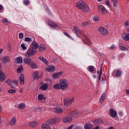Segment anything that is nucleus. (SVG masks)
I'll return each mask as SVG.
<instances>
[{
	"label": "nucleus",
	"instance_id": "bb28decb",
	"mask_svg": "<svg viewBox=\"0 0 129 129\" xmlns=\"http://www.w3.org/2000/svg\"><path fill=\"white\" fill-rule=\"evenodd\" d=\"M47 123H48L49 125L54 124L56 123V121L55 120V119H50L47 121Z\"/></svg>",
	"mask_w": 129,
	"mask_h": 129
},
{
	"label": "nucleus",
	"instance_id": "a878e982",
	"mask_svg": "<svg viewBox=\"0 0 129 129\" xmlns=\"http://www.w3.org/2000/svg\"><path fill=\"white\" fill-rule=\"evenodd\" d=\"M39 58V59H40V60L42 61V62L44 63V64H46V65H48L49 64V63L48 62V61L47 60V59H46V58H45V57L40 56Z\"/></svg>",
	"mask_w": 129,
	"mask_h": 129
},
{
	"label": "nucleus",
	"instance_id": "f3484780",
	"mask_svg": "<svg viewBox=\"0 0 129 129\" xmlns=\"http://www.w3.org/2000/svg\"><path fill=\"white\" fill-rule=\"evenodd\" d=\"M74 30L76 32V34L77 36H79V35H81V31L79 29V28H77V26L74 27Z\"/></svg>",
	"mask_w": 129,
	"mask_h": 129
},
{
	"label": "nucleus",
	"instance_id": "c85d7f7f",
	"mask_svg": "<svg viewBox=\"0 0 129 129\" xmlns=\"http://www.w3.org/2000/svg\"><path fill=\"white\" fill-rule=\"evenodd\" d=\"M16 63H21L23 62V58L22 57H18L15 59Z\"/></svg>",
	"mask_w": 129,
	"mask_h": 129
},
{
	"label": "nucleus",
	"instance_id": "69168bd1",
	"mask_svg": "<svg viewBox=\"0 0 129 129\" xmlns=\"http://www.w3.org/2000/svg\"><path fill=\"white\" fill-rule=\"evenodd\" d=\"M119 115H122V112H119Z\"/></svg>",
	"mask_w": 129,
	"mask_h": 129
},
{
	"label": "nucleus",
	"instance_id": "4c0bfd02",
	"mask_svg": "<svg viewBox=\"0 0 129 129\" xmlns=\"http://www.w3.org/2000/svg\"><path fill=\"white\" fill-rule=\"evenodd\" d=\"M53 88L54 89H60V85L59 84H56L53 86Z\"/></svg>",
	"mask_w": 129,
	"mask_h": 129
},
{
	"label": "nucleus",
	"instance_id": "09e8293b",
	"mask_svg": "<svg viewBox=\"0 0 129 129\" xmlns=\"http://www.w3.org/2000/svg\"><path fill=\"white\" fill-rule=\"evenodd\" d=\"M9 93H16V91L13 89H11L8 91Z\"/></svg>",
	"mask_w": 129,
	"mask_h": 129
},
{
	"label": "nucleus",
	"instance_id": "412c9836",
	"mask_svg": "<svg viewBox=\"0 0 129 129\" xmlns=\"http://www.w3.org/2000/svg\"><path fill=\"white\" fill-rule=\"evenodd\" d=\"M122 38L123 40H124V41H128L129 40V33L127 34H123L122 35Z\"/></svg>",
	"mask_w": 129,
	"mask_h": 129
},
{
	"label": "nucleus",
	"instance_id": "13d9d810",
	"mask_svg": "<svg viewBox=\"0 0 129 129\" xmlns=\"http://www.w3.org/2000/svg\"><path fill=\"white\" fill-rule=\"evenodd\" d=\"M99 75H102V68H100V71H99Z\"/></svg>",
	"mask_w": 129,
	"mask_h": 129
},
{
	"label": "nucleus",
	"instance_id": "0e129e2a",
	"mask_svg": "<svg viewBox=\"0 0 129 129\" xmlns=\"http://www.w3.org/2000/svg\"><path fill=\"white\" fill-rule=\"evenodd\" d=\"M99 128V126H96V127L94 128L93 129H98Z\"/></svg>",
	"mask_w": 129,
	"mask_h": 129
},
{
	"label": "nucleus",
	"instance_id": "a211bd4d",
	"mask_svg": "<svg viewBox=\"0 0 129 129\" xmlns=\"http://www.w3.org/2000/svg\"><path fill=\"white\" fill-rule=\"evenodd\" d=\"M81 10L84 12H88V11H89V7L88 5H87V4L85 3Z\"/></svg>",
	"mask_w": 129,
	"mask_h": 129
},
{
	"label": "nucleus",
	"instance_id": "e2e57ef3",
	"mask_svg": "<svg viewBox=\"0 0 129 129\" xmlns=\"http://www.w3.org/2000/svg\"><path fill=\"white\" fill-rule=\"evenodd\" d=\"M98 79L99 80H100V79H101V75H99Z\"/></svg>",
	"mask_w": 129,
	"mask_h": 129
},
{
	"label": "nucleus",
	"instance_id": "37998d69",
	"mask_svg": "<svg viewBox=\"0 0 129 129\" xmlns=\"http://www.w3.org/2000/svg\"><path fill=\"white\" fill-rule=\"evenodd\" d=\"M25 42H32V39L30 37H26L25 38Z\"/></svg>",
	"mask_w": 129,
	"mask_h": 129
},
{
	"label": "nucleus",
	"instance_id": "864d4df0",
	"mask_svg": "<svg viewBox=\"0 0 129 129\" xmlns=\"http://www.w3.org/2000/svg\"><path fill=\"white\" fill-rule=\"evenodd\" d=\"M24 5H29L30 4V2L28 0H25L24 1Z\"/></svg>",
	"mask_w": 129,
	"mask_h": 129
},
{
	"label": "nucleus",
	"instance_id": "7ed1b4c3",
	"mask_svg": "<svg viewBox=\"0 0 129 129\" xmlns=\"http://www.w3.org/2000/svg\"><path fill=\"white\" fill-rule=\"evenodd\" d=\"M18 81L15 80V81H10L9 80V85L11 86L12 88H15L16 86L18 85Z\"/></svg>",
	"mask_w": 129,
	"mask_h": 129
},
{
	"label": "nucleus",
	"instance_id": "4468645a",
	"mask_svg": "<svg viewBox=\"0 0 129 129\" xmlns=\"http://www.w3.org/2000/svg\"><path fill=\"white\" fill-rule=\"evenodd\" d=\"M6 80V75L3 72V71H0V81H5Z\"/></svg>",
	"mask_w": 129,
	"mask_h": 129
},
{
	"label": "nucleus",
	"instance_id": "b1692460",
	"mask_svg": "<svg viewBox=\"0 0 129 129\" xmlns=\"http://www.w3.org/2000/svg\"><path fill=\"white\" fill-rule=\"evenodd\" d=\"M38 125V122L37 121H34L33 122H31L29 123V126L31 127H36Z\"/></svg>",
	"mask_w": 129,
	"mask_h": 129
},
{
	"label": "nucleus",
	"instance_id": "0eeeda50",
	"mask_svg": "<svg viewBox=\"0 0 129 129\" xmlns=\"http://www.w3.org/2000/svg\"><path fill=\"white\" fill-rule=\"evenodd\" d=\"M98 12L101 14V15H104L106 14V10L105 8L102 6H99Z\"/></svg>",
	"mask_w": 129,
	"mask_h": 129
},
{
	"label": "nucleus",
	"instance_id": "338daca9",
	"mask_svg": "<svg viewBox=\"0 0 129 129\" xmlns=\"http://www.w3.org/2000/svg\"><path fill=\"white\" fill-rule=\"evenodd\" d=\"M2 10H3V7L0 5V11H2Z\"/></svg>",
	"mask_w": 129,
	"mask_h": 129
},
{
	"label": "nucleus",
	"instance_id": "72a5a7b5",
	"mask_svg": "<svg viewBox=\"0 0 129 129\" xmlns=\"http://www.w3.org/2000/svg\"><path fill=\"white\" fill-rule=\"evenodd\" d=\"M38 99H39V100H43V99L45 100V99H46V98L44 97V95L42 94H39L38 95Z\"/></svg>",
	"mask_w": 129,
	"mask_h": 129
},
{
	"label": "nucleus",
	"instance_id": "423d86ee",
	"mask_svg": "<svg viewBox=\"0 0 129 129\" xmlns=\"http://www.w3.org/2000/svg\"><path fill=\"white\" fill-rule=\"evenodd\" d=\"M40 76V74L37 71H35L32 73V78L33 80H35V79H37L38 80Z\"/></svg>",
	"mask_w": 129,
	"mask_h": 129
},
{
	"label": "nucleus",
	"instance_id": "79ce46f5",
	"mask_svg": "<svg viewBox=\"0 0 129 129\" xmlns=\"http://www.w3.org/2000/svg\"><path fill=\"white\" fill-rule=\"evenodd\" d=\"M63 34L65 36H66L67 37H68V38H70V39H72V37H71V36H70V35H69V34H68V33L66 32H64Z\"/></svg>",
	"mask_w": 129,
	"mask_h": 129
},
{
	"label": "nucleus",
	"instance_id": "f8f14e48",
	"mask_svg": "<svg viewBox=\"0 0 129 129\" xmlns=\"http://www.w3.org/2000/svg\"><path fill=\"white\" fill-rule=\"evenodd\" d=\"M29 66L30 68H32V69H34L35 70L38 68L37 64L33 60L31 62L30 64H29Z\"/></svg>",
	"mask_w": 129,
	"mask_h": 129
},
{
	"label": "nucleus",
	"instance_id": "20e7f679",
	"mask_svg": "<svg viewBox=\"0 0 129 129\" xmlns=\"http://www.w3.org/2000/svg\"><path fill=\"white\" fill-rule=\"evenodd\" d=\"M62 74H63V73L62 72L56 73L52 75V77L54 79H58V78H60L62 76Z\"/></svg>",
	"mask_w": 129,
	"mask_h": 129
},
{
	"label": "nucleus",
	"instance_id": "39448f33",
	"mask_svg": "<svg viewBox=\"0 0 129 129\" xmlns=\"http://www.w3.org/2000/svg\"><path fill=\"white\" fill-rule=\"evenodd\" d=\"M46 70L48 72H54L56 70V68L54 66L49 65L46 67Z\"/></svg>",
	"mask_w": 129,
	"mask_h": 129
},
{
	"label": "nucleus",
	"instance_id": "58836bf2",
	"mask_svg": "<svg viewBox=\"0 0 129 129\" xmlns=\"http://www.w3.org/2000/svg\"><path fill=\"white\" fill-rule=\"evenodd\" d=\"M23 66H20L19 68L17 69V72L18 73H21L22 71H23Z\"/></svg>",
	"mask_w": 129,
	"mask_h": 129
},
{
	"label": "nucleus",
	"instance_id": "e433bc0d",
	"mask_svg": "<svg viewBox=\"0 0 129 129\" xmlns=\"http://www.w3.org/2000/svg\"><path fill=\"white\" fill-rule=\"evenodd\" d=\"M18 107L19 109H24L25 108V104L24 103H21L19 105Z\"/></svg>",
	"mask_w": 129,
	"mask_h": 129
},
{
	"label": "nucleus",
	"instance_id": "f03ea898",
	"mask_svg": "<svg viewBox=\"0 0 129 129\" xmlns=\"http://www.w3.org/2000/svg\"><path fill=\"white\" fill-rule=\"evenodd\" d=\"M35 53H37V50H36V48L31 47L28 49L25 56L26 57H32V56H34Z\"/></svg>",
	"mask_w": 129,
	"mask_h": 129
},
{
	"label": "nucleus",
	"instance_id": "de8ad7c7",
	"mask_svg": "<svg viewBox=\"0 0 129 129\" xmlns=\"http://www.w3.org/2000/svg\"><path fill=\"white\" fill-rule=\"evenodd\" d=\"M120 50H122L123 51H127V48L123 46H120Z\"/></svg>",
	"mask_w": 129,
	"mask_h": 129
},
{
	"label": "nucleus",
	"instance_id": "dca6fc26",
	"mask_svg": "<svg viewBox=\"0 0 129 129\" xmlns=\"http://www.w3.org/2000/svg\"><path fill=\"white\" fill-rule=\"evenodd\" d=\"M93 122L94 124H101L102 123V120L99 118L96 119L93 121Z\"/></svg>",
	"mask_w": 129,
	"mask_h": 129
},
{
	"label": "nucleus",
	"instance_id": "c03bdc74",
	"mask_svg": "<svg viewBox=\"0 0 129 129\" xmlns=\"http://www.w3.org/2000/svg\"><path fill=\"white\" fill-rule=\"evenodd\" d=\"M2 22L4 23V24H5V25H7V24L9 23V21L6 18H5L3 20H2Z\"/></svg>",
	"mask_w": 129,
	"mask_h": 129
},
{
	"label": "nucleus",
	"instance_id": "ddd939ff",
	"mask_svg": "<svg viewBox=\"0 0 129 129\" xmlns=\"http://www.w3.org/2000/svg\"><path fill=\"white\" fill-rule=\"evenodd\" d=\"M54 112H55V113H58L60 114L63 113V109L60 107H56L54 108Z\"/></svg>",
	"mask_w": 129,
	"mask_h": 129
},
{
	"label": "nucleus",
	"instance_id": "aec40b11",
	"mask_svg": "<svg viewBox=\"0 0 129 129\" xmlns=\"http://www.w3.org/2000/svg\"><path fill=\"white\" fill-rule=\"evenodd\" d=\"M62 120L63 122H70V121H72V118L71 117L67 116L65 117Z\"/></svg>",
	"mask_w": 129,
	"mask_h": 129
},
{
	"label": "nucleus",
	"instance_id": "774afa93",
	"mask_svg": "<svg viewBox=\"0 0 129 129\" xmlns=\"http://www.w3.org/2000/svg\"><path fill=\"white\" fill-rule=\"evenodd\" d=\"M108 129H114V128H113V127L110 126V127H109Z\"/></svg>",
	"mask_w": 129,
	"mask_h": 129
},
{
	"label": "nucleus",
	"instance_id": "9d476101",
	"mask_svg": "<svg viewBox=\"0 0 129 129\" xmlns=\"http://www.w3.org/2000/svg\"><path fill=\"white\" fill-rule=\"evenodd\" d=\"M2 62L4 63V64H6V63H8V62H10L11 61V58L9 57L8 56H6L3 57L2 59Z\"/></svg>",
	"mask_w": 129,
	"mask_h": 129
},
{
	"label": "nucleus",
	"instance_id": "bf43d9fd",
	"mask_svg": "<svg viewBox=\"0 0 129 129\" xmlns=\"http://www.w3.org/2000/svg\"><path fill=\"white\" fill-rule=\"evenodd\" d=\"M125 91H126V94H129V90H128V89H126Z\"/></svg>",
	"mask_w": 129,
	"mask_h": 129
},
{
	"label": "nucleus",
	"instance_id": "473e14b6",
	"mask_svg": "<svg viewBox=\"0 0 129 129\" xmlns=\"http://www.w3.org/2000/svg\"><path fill=\"white\" fill-rule=\"evenodd\" d=\"M77 114H78V112H77V111H73L72 112H71L70 113V115L72 117H74L76 116V115H77Z\"/></svg>",
	"mask_w": 129,
	"mask_h": 129
},
{
	"label": "nucleus",
	"instance_id": "f704fd0d",
	"mask_svg": "<svg viewBox=\"0 0 129 129\" xmlns=\"http://www.w3.org/2000/svg\"><path fill=\"white\" fill-rule=\"evenodd\" d=\"M105 99V94H103L100 99L99 102L101 103V102H103V100Z\"/></svg>",
	"mask_w": 129,
	"mask_h": 129
},
{
	"label": "nucleus",
	"instance_id": "603ef678",
	"mask_svg": "<svg viewBox=\"0 0 129 129\" xmlns=\"http://www.w3.org/2000/svg\"><path fill=\"white\" fill-rule=\"evenodd\" d=\"M93 21H94V22H97V21H98V17L97 16H95L93 18Z\"/></svg>",
	"mask_w": 129,
	"mask_h": 129
},
{
	"label": "nucleus",
	"instance_id": "cd10ccee",
	"mask_svg": "<svg viewBox=\"0 0 129 129\" xmlns=\"http://www.w3.org/2000/svg\"><path fill=\"white\" fill-rule=\"evenodd\" d=\"M48 24L49 25V26L52 27V28H57V27H58V25L57 24L51 21L48 22Z\"/></svg>",
	"mask_w": 129,
	"mask_h": 129
},
{
	"label": "nucleus",
	"instance_id": "ea45409f",
	"mask_svg": "<svg viewBox=\"0 0 129 129\" xmlns=\"http://www.w3.org/2000/svg\"><path fill=\"white\" fill-rule=\"evenodd\" d=\"M115 75L117 77H119L121 75V72L119 71H117L115 74Z\"/></svg>",
	"mask_w": 129,
	"mask_h": 129
},
{
	"label": "nucleus",
	"instance_id": "4be33fe9",
	"mask_svg": "<svg viewBox=\"0 0 129 129\" xmlns=\"http://www.w3.org/2000/svg\"><path fill=\"white\" fill-rule=\"evenodd\" d=\"M19 81L20 84L23 85L25 83V80L24 79V75L23 74H21L20 77H19Z\"/></svg>",
	"mask_w": 129,
	"mask_h": 129
},
{
	"label": "nucleus",
	"instance_id": "393cba45",
	"mask_svg": "<svg viewBox=\"0 0 129 129\" xmlns=\"http://www.w3.org/2000/svg\"><path fill=\"white\" fill-rule=\"evenodd\" d=\"M85 129H92V125L90 123H87L84 125Z\"/></svg>",
	"mask_w": 129,
	"mask_h": 129
},
{
	"label": "nucleus",
	"instance_id": "a19ab883",
	"mask_svg": "<svg viewBox=\"0 0 129 129\" xmlns=\"http://www.w3.org/2000/svg\"><path fill=\"white\" fill-rule=\"evenodd\" d=\"M113 2V6L114 8H116V5H117V1L116 0H112Z\"/></svg>",
	"mask_w": 129,
	"mask_h": 129
},
{
	"label": "nucleus",
	"instance_id": "6e6552de",
	"mask_svg": "<svg viewBox=\"0 0 129 129\" xmlns=\"http://www.w3.org/2000/svg\"><path fill=\"white\" fill-rule=\"evenodd\" d=\"M98 31L101 33L103 35H107V33H108L107 32V30L106 29H104L103 27H100L98 29Z\"/></svg>",
	"mask_w": 129,
	"mask_h": 129
},
{
	"label": "nucleus",
	"instance_id": "49530a36",
	"mask_svg": "<svg viewBox=\"0 0 129 129\" xmlns=\"http://www.w3.org/2000/svg\"><path fill=\"white\" fill-rule=\"evenodd\" d=\"M21 47L22 49H23V50H27V47L26 46H25L24 44H22L21 45Z\"/></svg>",
	"mask_w": 129,
	"mask_h": 129
},
{
	"label": "nucleus",
	"instance_id": "f257e3e1",
	"mask_svg": "<svg viewBox=\"0 0 129 129\" xmlns=\"http://www.w3.org/2000/svg\"><path fill=\"white\" fill-rule=\"evenodd\" d=\"M59 86L61 89L65 90L67 89L68 86V83L67 81L65 79H61L59 81Z\"/></svg>",
	"mask_w": 129,
	"mask_h": 129
},
{
	"label": "nucleus",
	"instance_id": "2f4dec72",
	"mask_svg": "<svg viewBox=\"0 0 129 129\" xmlns=\"http://www.w3.org/2000/svg\"><path fill=\"white\" fill-rule=\"evenodd\" d=\"M42 129H51V127L47 124H43L41 126Z\"/></svg>",
	"mask_w": 129,
	"mask_h": 129
},
{
	"label": "nucleus",
	"instance_id": "6e6d98bb",
	"mask_svg": "<svg viewBox=\"0 0 129 129\" xmlns=\"http://www.w3.org/2000/svg\"><path fill=\"white\" fill-rule=\"evenodd\" d=\"M106 6H107V7H110V4L109 3V1H107L106 2Z\"/></svg>",
	"mask_w": 129,
	"mask_h": 129
},
{
	"label": "nucleus",
	"instance_id": "052dcab7",
	"mask_svg": "<svg viewBox=\"0 0 129 129\" xmlns=\"http://www.w3.org/2000/svg\"><path fill=\"white\" fill-rule=\"evenodd\" d=\"M74 129H81V127L79 126H77V127H75Z\"/></svg>",
	"mask_w": 129,
	"mask_h": 129
},
{
	"label": "nucleus",
	"instance_id": "1a4fd4ad",
	"mask_svg": "<svg viewBox=\"0 0 129 129\" xmlns=\"http://www.w3.org/2000/svg\"><path fill=\"white\" fill-rule=\"evenodd\" d=\"M85 4V3H84V2H83L82 1H79L76 4V7L78 9H80L81 10Z\"/></svg>",
	"mask_w": 129,
	"mask_h": 129
},
{
	"label": "nucleus",
	"instance_id": "680f3d73",
	"mask_svg": "<svg viewBox=\"0 0 129 129\" xmlns=\"http://www.w3.org/2000/svg\"><path fill=\"white\" fill-rule=\"evenodd\" d=\"M73 127V125H72L70 126H69L67 129H72Z\"/></svg>",
	"mask_w": 129,
	"mask_h": 129
},
{
	"label": "nucleus",
	"instance_id": "3c124183",
	"mask_svg": "<svg viewBox=\"0 0 129 129\" xmlns=\"http://www.w3.org/2000/svg\"><path fill=\"white\" fill-rule=\"evenodd\" d=\"M86 44L89 46V47H91V42H90V41L87 40L86 42Z\"/></svg>",
	"mask_w": 129,
	"mask_h": 129
},
{
	"label": "nucleus",
	"instance_id": "2eb2a0df",
	"mask_svg": "<svg viewBox=\"0 0 129 129\" xmlns=\"http://www.w3.org/2000/svg\"><path fill=\"white\" fill-rule=\"evenodd\" d=\"M47 89H48V84L47 83H45L44 84L42 85L39 87V89H40V90H42V91L47 90Z\"/></svg>",
	"mask_w": 129,
	"mask_h": 129
},
{
	"label": "nucleus",
	"instance_id": "4d7b16f0",
	"mask_svg": "<svg viewBox=\"0 0 129 129\" xmlns=\"http://www.w3.org/2000/svg\"><path fill=\"white\" fill-rule=\"evenodd\" d=\"M124 26H125V27L129 26V21H126L124 23Z\"/></svg>",
	"mask_w": 129,
	"mask_h": 129
},
{
	"label": "nucleus",
	"instance_id": "6ab92c4d",
	"mask_svg": "<svg viewBox=\"0 0 129 129\" xmlns=\"http://www.w3.org/2000/svg\"><path fill=\"white\" fill-rule=\"evenodd\" d=\"M24 62L25 64H30V63L33 61V60L31 59L30 58L25 57L23 59Z\"/></svg>",
	"mask_w": 129,
	"mask_h": 129
},
{
	"label": "nucleus",
	"instance_id": "7c9ffc66",
	"mask_svg": "<svg viewBox=\"0 0 129 129\" xmlns=\"http://www.w3.org/2000/svg\"><path fill=\"white\" fill-rule=\"evenodd\" d=\"M31 48H33V49H35V50L38 48V43L35 41H33L32 43Z\"/></svg>",
	"mask_w": 129,
	"mask_h": 129
},
{
	"label": "nucleus",
	"instance_id": "c756f323",
	"mask_svg": "<svg viewBox=\"0 0 129 129\" xmlns=\"http://www.w3.org/2000/svg\"><path fill=\"white\" fill-rule=\"evenodd\" d=\"M38 48L40 52H44V50H45V48H46V47L44 45L41 44L38 47Z\"/></svg>",
	"mask_w": 129,
	"mask_h": 129
},
{
	"label": "nucleus",
	"instance_id": "9b49d317",
	"mask_svg": "<svg viewBox=\"0 0 129 129\" xmlns=\"http://www.w3.org/2000/svg\"><path fill=\"white\" fill-rule=\"evenodd\" d=\"M73 100H74V98H73L70 100L64 99V105H66L67 106L68 105L71 104V103H72V102H73Z\"/></svg>",
	"mask_w": 129,
	"mask_h": 129
},
{
	"label": "nucleus",
	"instance_id": "a18cd8bd",
	"mask_svg": "<svg viewBox=\"0 0 129 129\" xmlns=\"http://www.w3.org/2000/svg\"><path fill=\"white\" fill-rule=\"evenodd\" d=\"M89 70L91 72H93V71H94V68L93 67V66H91L89 67Z\"/></svg>",
	"mask_w": 129,
	"mask_h": 129
},
{
	"label": "nucleus",
	"instance_id": "5701e85b",
	"mask_svg": "<svg viewBox=\"0 0 129 129\" xmlns=\"http://www.w3.org/2000/svg\"><path fill=\"white\" fill-rule=\"evenodd\" d=\"M110 114L112 117H115L116 116V112L113 110V109H110Z\"/></svg>",
	"mask_w": 129,
	"mask_h": 129
},
{
	"label": "nucleus",
	"instance_id": "5fc2aeb1",
	"mask_svg": "<svg viewBox=\"0 0 129 129\" xmlns=\"http://www.w3.org/2000/svg\"><path fill=\"white\" fill-rule=\"evenodd\" d=\"M82 25L84 27H86V26H88V22H84L82 23Z\"/></svg>",
	"mask_w": 129,
	"mask_h": 129
},
{
	"label": "nucleus",
	"instance_id": "c9c22d12",
	"mask_svg": "<svg viewBox=\"0 0 129 129\" xmlns=\"http://www.w3.org/2000/svg\"><path fill=\"white\" fill-rule=\"evenodd\" d=\"M16 117H13L10 121V124L11 125H14L16 123Z\"/></svg>",
	"mask_w": 129,
	"mask_h": 129
},
{
	"label": "nucleus",
	"instance_id": "8fccbe9b",
	"mask_svg": "<svg viewBox=\"0 0 129 129\" xmlns=\"http://www.w3.org/2000/svg\"><path fill=\"white\" fill-rule=\"evenodd\" d=\"M24 37V34L23 33H20L19 34V39H23V37Z\"/></svg>",
	"mask_w": 129,
	"mask_h": 129
}]
</instances>
